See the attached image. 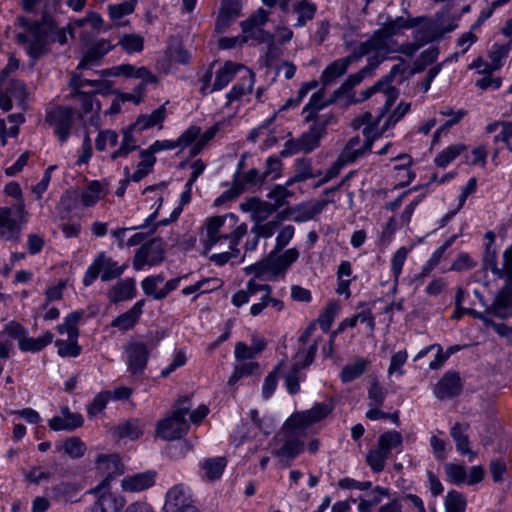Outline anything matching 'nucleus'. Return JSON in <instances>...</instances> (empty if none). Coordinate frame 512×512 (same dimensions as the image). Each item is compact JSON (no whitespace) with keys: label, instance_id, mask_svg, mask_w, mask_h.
Segmentation results:
<instances>
[{"label":"nucleus","instance_id":"48","mask_svg":"<svg viewBox=\"0 0 512 512\" xmlns=\"http://www.w3.org/2000/svg\"><path fill=\"white\" fill-rule=\"evenodd\" d=\"M62 448L71 458H80L86 451V445L79 437L76 436L67 438L64 441Z\"/></svg>","mask_w":512,"mask_h":512},{"label":"nucleus","instance_id":"11","mask_svg":"<svg viewBox=\"0 0 512 512\" xmlns=\"http://www.w3.org/2000/svg\"><path fill=\"white\" fill-rule=\"evenodd\" d=\"M163 509L165 512H199L183 485H176L167 492Z\"/></svg>","mask_w":512,"mask_h":512},{"label":"nucleus","instance_id":"61","mask_svg":"<svg viewBox=\"0 0 512 512\" xmlns=\"http://www.w3.org/2000/svg\"><path fill=\"white\" fill-rule=\"evenodd\" d=\"M445 472L451 482L455 484H461L466 481V470L464 466L448 463L445 465Z\"/></svg>","mask_w":512,"mask_h":512},{"label":"nucleus","instance_id":"19","mask_svg":"<svg viewBox=\"0 0 512 512\" xmlns=\"http://www.w3.org/2000/svg\"><path fill=\"white\" fill-rule=\"evenodd\" d=\"M419 21V18L412 19L409 17H397L394 20L386 22L381 29L376 31V33L386 42L388 38L402 34L404 29H410L418 26Z\"/></svg>","mask_w":512,"mask_h":512},{"label":"nucleus","instance_id":"8","mask_svg":"<svg viewBox=\"0 0 512 512\" xmlns=\"http://www.w3.org/2000/svg\"><path fill=\"white\" fill-rule=\"evenodd\" d=\"M475 295L481 303L486 306V312L500 319H507L512 316V281H507L505 285L496 293L491 305H486L482 295L475 291Z\"/></svg>","mask_w":512,"mask_h":512},{"label":"nucleus","instance_id":"2","mask_svg":"<svg viewBox=\"0 0 512 512\" xmlns=\"http://www.w3.org/2000/svg\"><path fill=\"white\" fill-rule=\"evenodd\" d=\"M164 337L163 331H156L151 335L147 342L134 341L126 346L128 358V370L132 374L142 373L145 369L150 352L158 345Z\"/></svg>","mask_w":512,"mask_h":512},{"label":"nucleus","instance_id":"1","mask_svg":"<svg viewBox=\"0 0 512 512\" xmlns=\"http://www.w3.org/2000/svg\"><path fill=\"white\" fill-rule=\"evenodd\" d=\"M26 33H18L16 40L19 44L26 45L28 54L38 59L47 52L49 37L54 31V23L51 19L44 17L42 23L22 20Z\"/></svg>","mask_w":512,"mask_h":512},{"label":"nucleus","instance_id":"52","mask_svg":"<svg viewBox=\"0 0 512 512\" xmlns=\"http://www.w3.org/2000/svg\"><path fill=\"white\" fill-rule=\"evenodd\" d=\"M77 492L78 487L73 483L62 482L51 488V495L53 498H64L66 501L71 500Z\"/></svg>","mask_w":512,"mask_h":512},{"label":"nucleus","instance_id":"63","mask_svg":"<svg viewBox=\"0 0 512 512\" xmlns=\"http://www.w3.org/2000/svg\"><path fill=\"white\" fill-rule=\"evenodd\" d=\"M244 270L246 274H254L255 277H261L268 272L272 273L271 260H269V257H267L253 265L246 267Z\"/></svg>","mask_w":512,"mask_h":512},{"label":"nucleus","instance_id":"62","mask_svg":"<svg viewBox=\"0 0 512 512\" xmlns=\"http://www.w3.org/2000/svg\"><path fill=\"white\" fill-rule=\"evenodd\" d=\"M410 103L401 102L396 109L389 115L384 123V129L394 127L409 111Z\"/></svg>","mask_w":512,"mask_h":512},{"label":"nucleus","instance_id":"3","mask_svg":"<svg viewBox=\"0 0 512 512\" xmlns=\"http://www.w3.org/2000/svg\"><path fill=\"white\" fill-rule=\"evenodd\" d=\"M188 411V406H179L174 408L171 415L157 423V436L166 441H172L183 437L189 428V425L185 419Z\"/></svg>","mask_w":512,"mask_h":512},{"label":"nucleus","instance_id":"7","mask_svg":"<svg viewBox=\"0 0 512 512\" xmlns=\"http://www.w3.org/2000/svg\"><path fill=\"white\" fill-rule=\"evenodd\" d=\"M294 430L287 427L286 422L284 432L274 438L276 444L272 453L276 457L292 460L303 450L304 443L295 436Z\"/></svg>","mask_w":512,"mask_h":512},{"label":"nucleus","instance_id":"45","mask_svg":"<svg viewBox=\"0 0 512 512\" xmlns=\"http://www.w3.org/2000/svg\"><path fill=\"white\" fill-rule=\"evenodd\" d=\"M465 150L466 146L463 144L451 145L436 156L435 164L444 168Z\"/></svg>","mask_w":512,"mask_h":512},{"label":"nucleus","instance_id":"27","mask_svg":"<svg viewBox=\"0 0 512 512\" xmlns=\"http://www.w3.org/2000/svg\"><path fill=\"white\" fill-rule=\"evenodd\" d=\"M135 292V280L133 278H127L123 281L118 282L109 290L108 298L110 302L116 304L121 301L133 298Z\"/></svg>","mask_w":512,"mask_h":512},{"label":"nucleus","instance_id":"9","mask_svg":"<svg viewBox=\"0 0 512 512\" xmlns=\"http://www.w3.org/2000/svg\"><path fill=\"white\" fill-rule=\"evenodd\" d=\"M97 470L102 474V481L92 490L100 492L104 490L115 477L123 474L124 466L117 454L99 455L96 460Z\"/></svg>","mask_w":512,"mask_h":512},{"label":"nucleus","instance_id":"31","mask_svg":"<svg viewBox=\"0 0 512 512\" xmlns=\"http://www.w3.org/2000/svg\"><path fill=\"white\" fill-rule=\"evenodd\" d=\"M337 99H335L334 94L331 99L328 101L324 100V92L320 90L312 95L310 101L303 109V114H305V121H315L316 117H321L322 115H318L317 112L325 107L328 104L334 103Z\"/></svg>","mask_w":512,"mask_h":512},{"label":"nucleus","instance_id":"24","mask_svg":"<svg viewBox=\"0 0 512 512\" xmlns=\"http://www.w3.org/2000/svg\"><path fill=\"white\" fill-rule=\"evenodd\" d=\"M155 474L152 472H144L127 476L121 481V486L127 492H140L154 484Z\"/></svg>","mask_w":512,"mask_h":512},{"label":"nucleus","instance_id":"33","mask_svg":"<svg viewBox=\"0 0 512 512\" xmlns=\"http://www.w3.org/2000/svg\"><path fill=\"white\" fill-rule=\"evenodd\" d=\"M439 55V49L436 46L429 47L421 52V54L414 61L412 68L409 71V76L424 71L429 65L433 64Z\"/></svg>","mask_w":512,"mask_h":512},{"label":"nucleus","instance_id":"16","mask_svg":"<svg viewBox=\"0 0 512 512\" xmlns=\"http://www.w3.org/2000/svg\"><path fill=\"white\" fill-rule=\"evenodd\" d=\"M462 384L460 376L457 372H446L438 381L434 389V394L438 399L453 398L460 394Z\"/></svg>","mask_w":512,"mask_h":512},{"label":"nucleus","instance_id":"38","mask_svg":"<svg viewBox=\"0 0 512 512\" xmlns=\"http://www.w3.org/2000/svg\"><path fill=\"white\" fill-rule=\"evenodd\" d=\"M369 364V360L361 358L354 364L345 365L340 374L341 381L343 383H349L359 378L366 371Z\"/></svg>","mask_w":512,"mask_h":512},{"label":"nucleus","instance_id":"6","mask_svg":"<svg viewBox=\"0 0 512 512\" xmlns=\"http://www.w3.org/2000/svg\"><path fill=\"white\" fill-rule=\"evenodd\" d=\"M328 204L327 200H312L289 207L278 214L279 221L306 222L314 220Z\"/></svg>","mask_w":512,"mask_h":512},{"label":"nucleus","instance_id":"49","mask_svg":"<svg viewBox=\"0 0 512 512\" xmlns=\"http://www.w3.org/2000/svg\"><path fill=\"white\" fill-rule=\"evenodd\" d=\"M339 309V304L335 301H332L327 304L323 313L320 314L318 318V323L324 332L329 331L331 324L335 316L337 315Z\"/></svg>","mask_w":512,"mask_h":512},{"label":"nucleus","instance_id":"53","mask_svg":"<svg viewBox=\"0 0 512 512\" xmlns=\"http://www.w3.org/2000/svg\"><path fill=\"white\" fill-rule=\"evenodd\" d=\"M117 143L118 134L110 129L101 130L95 140L96 149L99 151H104L107 145L114 147Z\"/></svg>","mask_w":512,"mask_h":512},{"label":"nucleus","instance_id":"47","mask_svg":"<svg viewBox=\"0 0 512 512\" xmlns=\"http://www.w3.org/2000/svg\"><path fill=\"white\" fill-rule=\"evenodd\" d=\"M388 457L389 455L377 446L376 449L368 452L366 462L373 472L379 473L384 469Z\"/></svg>","mask_w":512,"mask_h":512},{"label":"nucleus","instance_id":"43","mask_svg":"<svg viewBox=\"0 0 512 512\" xmlns=\"http://www.w3.org/2000/svg\"><path fill=\"white\" fill-rule=\"evenodd\" d=\"M106 192L102 184L98 181H92L87 189L82 193L81 199L85 206L94 205L99 199L105 196Z\"/></svg>","mask_w":512,"mask_h":512},{"label":"nucleus","instance_id":"54","mask_svg":"<svg viewBox=\"0 0 512 512\" xmlns=\"http://www.w3.org/2000/svg\"><path fill=\"white\" fill-rule=\"evenodd\" d=\"M142 160L137 165V170L133 173L131 179L135 182H139L151 171L152 167L156 162V158L150 154L140 156Z\"/></svg>","mask_w":512,"mask_h":512},{"label":"nucleus","instance_id":"42","mask_svg":"<svg viewBox=\"0 0 512 512\" xmlns=\"http://www.w3.org/2000/svg\"><path fill=\"white\" fill-rule=\"evenodd\" d=\"M27 213L24 210L23 204H18L14 211L10 208H0V224H17L18 222H27Z\"/></svg>","mask_w":512,"mask_h":512},{"label":"nucleus","instance_id":"64","mask_svg":"<svg viewBox=\"0 0 512 512\" xmlns=\"http://www.w3.org/2000/svg\"><path fill=\"white\" fill-rule=\"evenodd\" d=\"M110 398V392L104 391L98 393L88 407V414L94 416L101 412Z\"/></svg>","mask_w":512,"mask_h":512},{"label":"nucleus","instance_id":"28","mask_svg":"<svg viewBox=\"0 0 512 512\" xmlns=\"http://www.w3.org/2000/svg\"><path fill=\"white\" fill-rule=\"evenodd\" d=\"M227 465L225 457H213L205 459L201 464L202 477L210 482L220 479Z\"/></svg>","mask_w":512,"mask_h":512},{"label":"nucleus","instance_id":"5","mask_svg":"<svg viewBox=\"0 0 512 512\" xmlns=\"http://www.w3.org/2000/svg\"><path fill=\"white\" fill-rule=\"evenodd\" d=\"M268 20V12L262 8L250 16L247 20L241 22V28L244 36L241 38V43L247 42L249 39H254L258 43H273V36L263 30L261 27Z\"/></svg>","mask_w":512,"mask_h":512},{"label":"nucleus","instance_id":"60","mask_svg":"<svg viewBox=\"0 0 512 512\" xmlns=\"http://www.w3.org/2000/svg\"><path fill=\"white\" fill-rule=\"evenodd\" d=\"M465 499L461 493L451 491L448 493L445 506L446 512H464Z\"/></svg>","mask_w":512,"mask_h":512},{"label":"nucleus","instance_id":"4","mask_svg":"<svg viewBox=\"0 0 512 512\" xmlns=\"http://www.w3.org/2000/svg\"><path fill=\"white\" fill-rule=\"evenodd\" d=\"M125 265L118 266L111 258L107 257L104 252L100 253L94 262L88 267L83 278V284L89 286L93 281L101 275L102 281H110L116 279L124 272Z\"/></svg>","mask_w":512,"mask_h":512},{"label":"nucleus","instance_id":"12","mask_svg":"<svg viewBox=\"0 0 512 512\" xmlns=\"http://www.w3.org/2000/svg\"><path fill=\"white\" fill-rule=\"evenodd\" d=\"M332 408L325 403H318L313 408L297 412L287 420V427L292 429H305L306 427L324 419Z\"/></svg>","mask_w":512,"mask_h":512},{"label":"nucleus","instance_id":"29","mask_svg":"<svg viewBox=\"0 0 512 512\" xmlns=\"http://www.w3.org/2000/svg\"><path fill=\"white\" fill-rule=\"evenodd\" d=\"M352 62L350 58L337 59L329 64L321 75V82L324 86L332 84L337 78L344 75Z\"/></svg>","mask_w":512,"mask_h":512},{"label":"nucleus","instance_id":"17","mask_svg":"<svg viewBox=\"0 0 512 512\" xmlns=\"http://www.w3.org/2000/svg\"><path fill=\"white\" fill-rule=\"evenodd\" d=\"M98 499L92 506L91 512H120L125 506L126 499L117 493L101 490Z\"/></svg>","mask_w":512,"mask_h":512},{"label":"nucleus","instance_id":"46","mask_svg":"<svg viewBox=\"0 0 512 512\" xmlns=\"http://www.w3.org/2000/svg\"><path fill=\"white\" fill-rule=\"evenodd\" d=\"M294 12L298 15L295 25L302 27L306 24L307 21L313 19L316 12V6L306 0H303L294 7Z\"/></svg>","mask_w":512,"mask_h":512},{"label":"nucleus","instance_id":"10","mask_svg":"<svg viewBox=\"0 0 512 512\" xmlns=\"http://www.w3.org/2000/svg\"><path fill=\"white\" fill-rule=\"evenodd\" d=\"M74 111L70 107L60 106L49 111L45 121L54 127L55 134L61 142H65L73 124Z\"/></svg>","mask_w":512,"mask_h":512},{"label":"nucleus","instance_id":"21","mask_svg":"<svg viewBox=\"0 0 512 512\" xmlns=\"http://www.w3.org/2000/svg\"><path fill=\"white\" fill-rule=\"evenodd\" d=\"M381 92V98L384 99V107L381 109V112L378 115V120L381 119L390 107L394 104L396 99L399 96V91L395 87H387L385 88L382 82L378 81L370 88L364 90L362 95V100H366L371 97L373 94Z\"/></svg>","mask_w":512,"mask_h":512},{"label":"nucleus","instance_id":"13","mask_svg":"<svg viewBox=\"0 0 512 512\" xmlns=\"http://www.w3.org/2000/svg\"><path fill=\"white\" fill-rule=\"evenodd\" d=\"M334 120L332 114H322L316 117L308 132L299 137V144L304 152H311L319 146L321 137L325 134L326 127Z\"/></svg>","mask_w":512,"mask_h":512},{"label":"nucleus","instance_id":"57","mask_svg":"<svg viewBox=\"0 0 512 512\" xmlns=\"http://www.w3.org/2000/svg\"><path fill=\"white\" fill-rule=\"evenodd\" d=\"M483 268L490 269L492 273L498 277L504 276V270L498 268L497 266V255L495 249L491 248V245L488 244L486 247L485 255L483 258Z\"/></svg>","mask_w":512,"mask_h":512},{"label":"nucleus","instance_id":"58","mask_svg":"<svg viewBox=\"0 0 512 512\" xmlns=\"http://www.w3.org/2000/svg\"><path fill=\"white\" fill-rule=\"evenodd\" d=\"M380 119L378 120V117L376 118V121L372 124H368L363 129V134L365 136V142H364V148L371 149L373 141L377 138H379L385 131L388 129H384V125L381 128H378V123Z\"/></svg>","mask_w":512,"mask_h":512},{"label":"nucleus","instance_id":"32","mask_svg":"<svg viewBox=\"0 0 512 512\" xmlns=\"http://www.w3.org/2000/svg\"><path fill=\"white\" fill-rule=\"evenodd\" d=\"M134 132L131 128H125L122 130L123 139L117 150L111 154V159L116 160L118 158H125L129 153L138 149L137 140L134 136Z\"/></svg>","mask_w":512,"mask_h":512},{"label":"nucleus","instance_id":"50","mask_svg":"<svg viewBox=\"0 0 512 512\" xmlns=\"http://www.w3.org/2000/svg\"><path fill=\"white\" fill-rule=\"evenodd\" d=\"M386 393L376 378H373L368 389L370 407H380L385 401Z\"/></svg>","mask_w":512,"mask_h":512},{"label":"nucleus","instance_id":"34","mask_svg":"<svg viewBox=\"0 0 512 512\" xmlns=\"http://www.w3.org/2000/svg\"><path fill=\"white\" fill-rule=\"evenodd\" d=\"M110 49L111 45L108 41H98L86 52L84 58L78 65V69L85 68L90 64L98 62Z\"/></svg>","mask_w":512,"mask_h":512},{"label":"nucleus","instance_id":"20","mask_svg":"<svg viewBox=\"0 0 512 512\" xmlns=\"http://www.w3.org/2000/svg\"><path fill=\"white\" fill-rule=\"evenodd\" d=\"M240 15L239 0H222L215 29L223 33Z\"/></svg>","mask_w":512,"mask_h":512},{"label":"nucleus","instance_id":"14","mask_svg":"<svg viewBox=\"0 0 512 512\" xmlns=\"http://www.w3.org/2000/svg\"><path fill=\"white\" fill-rule=\"evenodd\" d=\"M162 242L157 239L150 240L142 245L135 253L133 267L141 270L146 264L157 265L163 260Z\"/></svg>","mask_w":512,"mask_h":512},{"label":"nucleus","instance_id":"51","mask_svg":"<svg viewBox=\"0 0 512 512\" xmlns=\"http://www.w3.org/2000/svg\"><path fill=\"white\" fill-rule=\"evenodd\" d=\"M439 35L432 25H423L417 27L414 31V41L421 47L425 44L437 39Z\"/></svg>","mask_w":512,"mask_h":512},{"label":"nucleus","instance_id":"40","mask_svg":"<svg viewBox=\"0 0 512 512\" xmlns=\"http://www.w3.org/2000/svg\"><path fill=\"white\" fill-rule=\"evenodd\" d=\"M510 49V44H495L492 47V50L489 53L490 63H485L484 68L481 69V72H488L497 70L501 67L502 59L507 57L508 51Z\"/></svg>","mask_w":512,"mask_h":512},{"label":"nucleus","instance_id":"23","mask_svg":"<svg viewBox=\"0 0 512 512\" xmlns=\"http://www.w3.org/2000/svg\"><path fill=\"white\" fill-rule=\"evenodd\" d=\"M220 226H207L206 231V240H204V248L205 251H208L212 248L215 244H217L219 241L223 240H229L230 241V248H234L235 245L238 243L239 237L245 233L246 226H239L238 229L235 231V235L231 234H221L219 231Z\"/></svg>","mask_w":512,"mask_h":512},{"label":"nucleus","instance_id":"18","mask_svg":"<svg viewBox=\"0 0 512 512\" xmlns=\"http://www.w3.org/2000/svg\"><path fill=\"white\" fill-rule=\"evenodd\" d=\"M78 315L71 317L68 321L69 337L68 340H57L55 342L58 348V354L61 357H77L81 353V347L77 343L79 336L78 328H75V321Z\"/></svg>","mask_w":512,"mask_h":512},{"label":"nucleus","instance_id":"55","mask_svg":"<svg viewBox=\"0 0 512 512\" xmlns=\"http://www.w3.org/2000/svg\"><path fill=\"white\" fill-rule=\"evenodd\" d=\"M71 97L79 98V100L81 102L83 113H85V114L91 113V112L99 113L100 108H101L100 103L95 102L92 95L82 92L80 90H77L73 94H71Z\"/></svg>","mask_w":512,"mask_h":512},{"label":"nucleus","instance_id":"59","mask_svg":"<svg viewBox=\"0 0 512 512\" xmlns=\"http://www.w3.org/2000/svg\"><path fill=\"white\" fill-rule=\"evenodd\" d=\"M143 43V38L136 34L124 35L119 42L123 49L128 53L142 51Z\"/></svg>","mask_w":512,"mask_h":512},{"label":"nucleus","instance_id":"56","mask_svg":"<svg viewBox=\"0 0 512 512\" xmlns=\"http://www.w3.org/2000/svg\"><path fill=\"white\" fill-rule=\"evenodd\" d=\"M136 2L137 0H123L120 4L109 5V14L113 19H120L134 11Z\"/></svg>","mask_w":512,"mask_h":512},{"label":"nucleus","instance_id":"37","mask_svg":"<svg viewBox=\"0 0 512 512\" xmlns=\"http://www.w3.org/2000/svg\"><path fill=\"white\" fill-rule=\"evenodd\" d=\"M360 143L361 140L359 136L352 137L343 149L340 155V161L343 163L353 162L369 150L364 148V144L360 145Z\"/></svg>","mask_w":512,"mask_h":512},{"label":"nucleus","instance_id":"15","mask_svg":"<svg viewBox=\"0 0 512 512\" xmlns=\"http://www.w3.org/2000/svg\"><path fill=\"white\" fill-rule=\"evenodd\" d=\"M240 209L245 213H249L251 221L256 223L266 221L276 210L272 204L256 197L245 199L240 204Z\"/></svg>","mask_w":512,"mask_h":512},{"label":"nucleus","instance_id":"44","mask_svg":"<svg viewBox=\"0 0 512 512\" xmlns=\"http://www.w3.org/2000/svg\"><path fill=\"white\" fill-rule=\"evenodd\" d=\"M402 435L397 431H387L379 436L377 446L390 455L393 448L402 445Z\"/></svg>","mask_w":512,"mask_h":512},{"label":"nucleus","instance_id":"25","mask_svg":"<svg viewBox=\"0 0 512 512\" xmlns=\"http://www.w3.org/2000/svg\"><path fill=\"white\" fill-rule=\"evenodd\" d=\"M145 301L139 300L134 304L132 308H130L125 313L116 317L112 323V327H116L122 331H127L134 327L137 323L140 315L142 314V308L144 306Z\"/></svg>","mask_w":512,"mask_h":512},{"label":"nucleus","instance_id":"39","mask_svg":"<svg viewBox=\"0 0 512 512\" xmlns=\"http://www.w3.org/2000/svg\"><path fill=\"white\" fill-rule=\"evenodd\" d=\"M246 75L242 78L241 83L235 85L227 94V105L232 101L240 99L244 94L250 93L254 84V73L251 70H245Z\"/></svg>","mask_w":512,"mask_h":512},{"label":"nucleus","instance_id":"26","mask_svg":"<svg viewBox=\"0 0 512 512\" xmlns=\"http://www.w3.org/2000/svg\"><path fill=\"white\" fill-rule=\"evenodd\" d=\"M380 62L381 60L373 62V60L370 59L368 66H365L357 73L350 75L346 81L337 90L334 91L335 99L348 94L353 89V87L360 84L366 75L370 74L372 69H374Z\"/></svg>","mask_w":512,"mask_h":512},{"label":"nucleus","instance_id":"35","mask_svg":"<svg viewBox=\"0 0 512 512\" xmlns=\"http://www.w3.org/2000/svg\"><path fill=\"white\" fill-rule=\"evenodd\" d=\"M241 68V65L230 61L226 62L224 66L217 71L212 90H221L226 87L228 83L234 78L237 70Z\"/></svg>","mask_w":512,"mask_h":512},{"label":"nucleus","instance_id":"30","mask_svg":"<svg viewBox=\"0 0 512 512\" xmlns=\"http://www.w3.org/2000/svg\"><path fill=\"white\" fill-rule=\"evenodd\" d=\"M468 428L469 424L457 422L452 426L450 435L455 441L456 449L459 453L469 454L471 457H475L476 453L469 448L470 442L467 435Z\"/></svg>","mask_w":512,"mask_h":512},{"label":"nucleus","instance_id":"41","mask_svg":"<svg viewBox=\"0 0 512 512\" xmlns=\"http://www.w3.org/2000/svg\"><path fill=\"white\" fill-rule=\"evenodd\" d=\"M321 175V170L312 167L310 159H299L295 163L294 181H305Z\"/></svg>","mask_w":512,"mask_h":512},{"label":"nucleus","instance_id":"36","mask_svg":"<svg viewBox=\"0 0 512 512\" xmlns=\"http://www.w3.org/2000/svg\"><path fill=\"white\" fill-rule=\"evenodd\" d=\"M143 423L139 419L131 418L116 427L120 438L138 439L143 434Z\"/></svg>","mask_w":512,"mask_h":512},{"label":"nucleus","instance_id":"22","mask_svg":"<svg viewBox=\"0 0 512 512\" xmlns=\"http://www.w3.org/2000/svg\"><path fill=\"white\" fill-rule=\"evenodd\" d=\"M387 49V43L381 39L377 33L375 32L373 36L368 39L365 42H362L350 55L347 57L350 58V61H356L360 59L361 57L375 51L376 52V62L378 59V56L381 53H384Z\"/></svg>","mask_w":512,"mask_h":512}]
</instances>
